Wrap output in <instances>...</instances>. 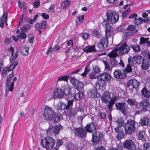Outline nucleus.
<instances>
[{"mask_svg": "<svg viewBox=\"0 0 150 150\" xmlns=\"http://www.w3.org/2000/svg\"><path fill=\"white\" fill-rule=\"evenodd\" d=\"M142 22H144V19L142 18H136L134 21V23L137 25L141 23Z\"/></svg>", "mask_w": 150, "mask_h": 150, "instance_id": "nucleus-48", "label": "nucleus"}, {"mask_svg": "<svg viewBox=\"0 0 150 150\" xmlns=\"http://www.w3.org/2000/svg\"><path fill=\"white\" fill-rule=\"evenodd\" d=\"M14 84V83L13 82H12L11 83L10 86H6V91L5 93V96H7V95L9 92V91H13Z\"/></svg>", "mask_w": 150, "mask_h": 150, "instance_id": "nucleus-29", "label": "nucleus"}, {"mask_svg": "<svg viewBox=\"0 0 150 150\" xmlns=\"http://www.w3.org/2000/svg\"><path fill=\"white\" fill-rule=\"evenodd\" d=\"M128 65L131 66H133L134 65V62L131 58H129L128 59Z\"/></svg>", "mask_w": 150, "mask_h": 150, "instance_id": "nucleus-63", "label": "nucleus"}, {"mask_svg": "<svg viewBox=\"0 0 150 150\" xmlns=\"http://www.w3.org/2000/svg\"><path fill=\"white\" fill-rule=\"evenodd\" d=\"M53 96L55 98H60L64 96L65 97L64 93H63V91L62 89V88L60 89L57 88L55 90Z\"/></svg>", "mask_w": 150, "mask_h": 150, "instance_id": "nucleus-17", "label": "nucleus"}, {"mask_svg": "<svg viewBox=\"0 0 150 150\" xmlns=\"http://www.w3.org/2000/svg\"><path fill=\"white\" fill-rule=\"evenodd\" d=\"M97 78L99 80L103 81H109L111 78V76L109 73H105L100 74L97 76Z\"/></svg>", "mask_w": 150, "mask_h": 150, "instance_id": "nucleus-14", "label": "nucleus"}, {"mask_svg": "<svg viewBox=\"0 0 150 150\" xmlns=\"http://www.w3.org/2000/svg\"><path fill=\"white\" fill-rule=\"evenodd\" d=\"M74 133L76 136L79 138L84 137L86 135L85 129L82 128H78L75 129Z\"/></svg>", "mask_w": 150, "mask_h": 150, "instance_id": "nucleus-10", "label": "nucleus"}, {"mask_svg": "<svg viewBox=\"0 0 150 150\" xmlns=\"http://www.w3.org/2000/svg\"><path fill=\"white\" fill-rule=\"evenodd\" d=\"M19 37L21 39H25L26 37V34L23 32H21L19 35Z\"/></svg>", "mask_w": 150, "mask_h": 150, "instance_id": "nucleus-59", "label": "nucleus"}, {"mask_svg": "<svg viewBox=\"0 0 150 150\" xmlns=\"http://www.w3.org/2000/svg\"><path fill=\"white\" fill-rule=\"evenodd\" d=\"M87 66H86L84 72L81 74V75L83 76H85L87 74V73L89 71V70L87 68Z\"/></svg>", "mask_w": 150, "mask_h": 150, "instance_id": "nucleus-62", "label": "nucleus"}, {"mask_svg": "<svg viewBox=\"0 0 150 150\" xmlns=\"http://www.w3.org/2000/svg\"><path fill=\"white\" fill-rule=\"evenodd\" d=\"M108 40L107 38L105 37L102 38L100 42L104 45L105 47H107L108 44Z\"/></svg>", "mask_w": 150, "mask_h": 150, "instance_id": "nucleus-37", "label": "nucleus"}, {"mask_svg": "<svg viewBox=\"0 0 150 150\" xmlns=\"http://www.w3.org/2000/svg\"><path fill=\"white\" fill-rule=\"evenodd\" d=\"M139 85V82L136 79H130L127 83V86L132 93L135 94L136 93L137 88Z\"/></svg>", "mask_w": 150, "mask_h": 150, "instance_id": "nucleus-4", "label": "nucleus"}, {"mask_svg": "<svg viewBox=\"0 0 150 150\" xmlns=\"http://www.w3.org/2000/svg\"><path fill=\"white\" fill-rule=\"evenodd\" d=\"M133 57L134 60L137 64H141L144 60V58L140 55H135Z\"/></svg>", "mask_w": 150, "mask_h": 150, "instance_id": "nucleus-25", "label": "nucleus"}, {"mask_svg": "<svg viewBox=\"0 0 150 150\" xmlns=\"http://www.w3.org/2000/svg\"><path fill=\"white\" fill-rule=\"evenodd\" d=\"M18 63V62L17 61H16L13 62L12 64L8 67L9 71H10L13 69L17 65Z\"/></svg>", "mask_w": 150, "mask_h": 150, "instance_id": "nucleus-43", "label": "nucleus"}, {"mask_svg": "<svg viewBox=\"0 0 150 150\" xmlns=\"http://www.w3.org/2000/svg\"><path fill=\"white\" fill-rule=\"evenodd\" d=\"M81 36L83 39H86L90 37V35L88 33H84L82 34Z\"/></svg>", "mask_w": 150, "mask_h": 150, "instance_id": "nucleus-55", "label": "nucleus"}, {"mask_svg": "<svg viewBox=\"0 0 150 150\" xmlns=\"http://www.w3.org/2000/svg\"><path fill=\"white\" fill-rule=\"evenodd\" d=\"M123 146L129 150H135L136 146L132 140L127 139L125 140L123 143Z\"/></svg>", "mask_w": 150, "mask_h": 150, "instance_id": "nucleus-8", "label": "nucleus"}, {"mask_svg": "<svg viewBox=\"0 0 150 150\" xmlns=\"http://www.w3.org/2000/svg\"><path fill=\"white\" fill-rule=\"evenodd\" d=\"M131 11L130 8H129L127 10L123 12L122 13V17L123 18H125L127 15Z\"/></svg>", "mask_w": 150, "mask_h": 150, "instance_id": "nucleus-50", "label": "nucleus"}, {"mask_svg": "<svg viewBox=\"0 0 150 150\" xmlns=\"http://www.w3.org/2000/svg\"><path fill=\"white\" fill-rule=\"evenodd\" d=\"M44 120L47 121H51L55 123L59 120V117L54 110L51 107L47 106L45 109L43 115Z\"/></svg>", "mask_w": 150, "mask_h": 150, "instance_id": "nucleus-1", "label": "nucleus"}, {"mask_svg": "<svg viewBox=\"0 0 150 150\" xmlns=\"http://www.w3.org/2000/svg\"><path fill=\"white\" fill-rule=\"evenodd\" d=\"M55 108L57 110H61L62 109H68V106L67 105L63 102H59L55 105Z\"/></svg>", "mask_w": 150, "mask_h": 150, "instance_id": "nucleus-20", "label": "nucleus"}, {"mask_svg": "<svg viewBox=\"0 0 150 150\" xmlns=\"http://www.w3.org/2000/svg\"><path fill=\"white\" fill-rule=\"evenodd\" d=\"M149 106V103L146 99L143 100L140 104L139 108L142 109L146 110Z\"/></svg>", "mask_w": 150, "mask_h": 150, "instance_id": "nucleus-22", "label": "nucleus"}, {"mask_svg": "<svg viewBox=\"0 0 150 150\" xmlns=\"http://www.w3.org/2000/svg\"><path fill=\"white\" fill-rule=\"evenodd\" d=\"M88 95L91 98H96L97 96L96 88H94L91 89L88 93Z\"/></svg>", "mask_w": 150, "mask_h": 150, "instance_id": "nucleus-27", "label": "nucleus"}, {"mask_svg": "<svg viewBox=\"0 0 150 150\" xmlns=\"http://www.w3.org/2000/svg\"><path fill=\"white\" fill-rule=\"evenodd\" d=\"M139 123L142 125H147L149 123V119L146 117H142Z\"/></svg>", "mask_w": 150, "mask_h": 150, "instance_id": "nucleus-31", "label": "nucleus"}, {"mask_svg": "<svg viewBox=\"0 0 150 150\" xmlns=\"http://www.w3.org/2000/svg\"><path fill=\"white\" fill-rule=\"evenodd\" d=\"M110 62L111 67H112L116 66L117 64V63L115 59H111Z\"/></svg>", "mask_w": 150, "mask_h": 150, "instance_id": "nucleus-46", "label": "nucleus"}, {"mask_svg": "<svg viewBox=\"0 0 150 150\" xmlns=\"http://www.w3.org/2000/svg\"><path fill=\"white\" fill-rule=\"evenodd\" d=\"M118 53H119V51L118 47H117L108 53V56L111 59H114L118 55Z\"/></svg>", "mask_w": 150, "mask_h": 150, "instance_id": "nucleus-23", "label": "nucleus"}, {"mask_svg": "<svg viewBox=\"0 0 150 150\" xmlns=\"http://www.w3.org/2000/svg\"><path fill=\"white\" fill-rule=\"evenodd\" d=\"M69 77L67 76H62L59 77L57 80V82L59 81H67Z\"/></svg>", "mask_w": 150, "mask_h": 150, "instance_id": "nucleus-44", "label": "nucleus"}, {"mask_svg": "<svg viewBox=\"0 0 150 150\" xmlns=\"http://www.w3.org/2000/svg\"><path fill=\"white\" fill-rule=\"evenodd\" d=\"M141 92L143 95L146 98H149L150 97V91L144 87L141 90Z\"/></svg>", "mask_w": 150, "mask_h": 150, "instance_id": "nucleus-30", "label": "nucleus"}, {"mask_svg": "<svg viewBox=\"0 0 150 150\" xmlns=\"http://www.w3.org/2000/svg\"><path fill=\"white\" fill-rule=\"evenodd\" d=\"M149 39V38H145L143 37H141L140 39L139 44L142 45L147 43Z\"/></svg>", "mask_w": 150, "mask_h": 150, "instance_id": "nucleus-47", "label": "nucleus"}, {"mask_svg": "<svg viewBox=\"0 0 150 150\" xmlns=\"http://www.w3.org/2000/svg\"><path fill=\"white\" fill-rule=\"evenodd\" d=\"M123 137V135L122 132H119L117 133V136L116 137L117 138L118 140H120L121 139H122Z\"/></svg>", "mask_w": 150, "mask_h": 150, "instance_id": "nucleus-57", "label": "nucleus"}, {"mask_svg": "<svg viewBox=\"0 0 150 150\" xmlns=\"http://www.w3.org/2000/svg\"><path fill=\"white\" fill-rule=\"evenodd\" d=\"M126 74L124 71L120 69L116 70L114 73V77L117 79H122L125 78Z\"/></svg>", "mask_w": 150, "mask_h": 150, "instance_id": "nucleus-11", "label": "nucleus"}, {"mask_svg": "<svg viewBox=\"0 0 150 150\" xmlns=\"http://www.w3.org/2000/svg\"><path fill=\"white\" fill-rule=\"evenodd\" d=\"M70 80L71 83L75 86L77 83H78V80L74 77H71L70 79Z\"/></svg>", "mask_w": 150, "mask_h": 150, "instance_id": "nucleus-51", "label": "nucleus"}, {"mask_svg": "<svg viewBox=\"0 0 150 150\" xmlns=\"http://www.w3.org/2000/svg\"><path fill=\"white\" fill-rule=\"evenodd\" d=\"M137 14L136 13H134L133 14H131L129 17V19L135 20L137 18Z\"/></svg>", "mask_w": 150, "mask_h": 150, "instance_id": "nucleus-56", "label": "nucleus"}, {"mask_svg": "<svg viewBox=\"0 0 150 150\" xmlns=\"http://www.w3.org/2000/svg\"><path fill=\"white\" fill-rule=\"evenodd\" d=\"M62 88L63 91L65 96H72V94H70V92L71 90V88L70 86L68 85H66L63 86L62 87Z\"/></svg>", "mask_w": 150, "mask_h": 150, "instance_id": "nucleus-19", "label": "nucleus"}, {"mask_svg": "<svg viewBox=\"0 0 150 150\" xmlns=\"http://www.w3.org/2000/svg\"><path fill=\"white\" fill-rule=\"evenodd\" d=\"M142 68L144 70H147L149 67V64L148 61L144 60L142 62Z\"/></svg>", "mask_w": 150, "mask_h": 150, "instance_id": "nucleus-33", "label": "nucleus"}, {"mask_svg": "<svg viewBox=\"0 0 150 150\" xmlns=\"http://www.w3.org/2000/svg\"><path fill=\"white\" fill-rule=\"evenodd\" d=\"M93 71L96 73H99L100 72V69L97 66H95L93 69Z\"/></svg>", "mask_w": 150, "mask_h": 150, "instance_id": "nucleus-61", "label": "nucleus"}, {"mask_svg": "<svg viewBox=\"0 0 150 150\" xmlns=\"http://www.w3.org/2000/svg\"><path fill=\"white\" fill-rule=\"evenodd\" d=\"M93 35L96 38H99L100 35L99 33L97 30H94L92 32Z\"/></svg>", "mask_w": 150, "mask_h": 150, "instance_id": "nucleus-54", "label": "nucleus"}, {"mask_svg": "<svg viewBox=\"0 0 150 150\" xmlns=\"http://www.w3.org/2000/svg\"><path fill=\"white\" fill-rule=\"evenodd\" d=\"M61 127L58 125L53 126L50 124L48 129L46 130L47 134V135H52L53 134L56 135L59 133Z\"/></svg>", "mask_w": 150, "mask_h": 150, "instance_id": "nucleus-5", "label": "nucleus"}, {"mask_svg": "<svg viewBox=\"0 0 150 150\" xmlns=\"http://www.w3.org/2000/svg\"><path fill=\"white\" fill-rule=\"evenodd\" d=\"M103 137V134L100 132H96L93 133L92 141L93 143H96L101 140Z\"/></svg>", "mask_w": 150, "mask_h": 150, "instance_id": "nucleus-12", "label": "nucleus"}, {"mask_svg": "<svg viewBox=\"0 0 150 150\" xmlns=\"http://www.w3.org/2000/svg\"><path fill=\"white\" fill-rule=\"evenodd\" d=\"M102 25L105 26V36L106 38L113 37L114 35L113 28L111 27L110 24H108L107 22L104 21L102 23Z\"/></svg>", "mask_w": 150, "mask_h": 150, "instance_id": "nucleus-6", "label": "nucleus"}, {"mask_svg": "<svg viewBox=\"0 0 150 150\" xmlns=\"http://www.w3.org/2000/svg\"><path fill=\"white\" fill-rule=\"evenodd\" d=\"M63 142L62 140L58 139L57 142V147H59L63 144Z\"/></svg>", "mask_w": 150, "mask_h": 150, "instance_id": "nucleus-64", "label": "nucleus"}, {"mask_svg": "<svg viewBox=\"0 0 150 150\" xmlns=\"http://www.w3.org/2000/svg\"><path fill=\"white\" fill-rule=\"evenodd\" d=\"M67 115L70 117H73L76 114L78 111H81L82 109L81 108H71L70 109H67Z\"/></svg>", "mask_w": 150, "mask_h": 150, "instance_id": "nucleus-18", "label": "nucleus"}, {"mask_svg": "<svg viewBox=\"0 0 150 150\" xmlns=\"http://www.w3.org/2000/svg\"><path fill=\"white\" fill-rule=\"evenodd\" d=\"M113 96H114L113 93H110L109 92H105L102 96V101L104 103H107L109 102V100H110Z\"/></svg>", "mask_w": 150, "mask_h": 150, "instance_id": "nucleus-9", "label": "nucleus"}, {"mask_svg": "<svg viewBox=\"0 0 150 150\" xmlns=\"http://www.w3.org/2000/svg\"><path fill=\"white\" fill-rule=\"evenodd\" d=\"M103 62L105 66V70L107 71H111L112 69V67H111V65H110L109 63L106 61H103Z\"/></svg>", "mask_w": 150, "mask_h": 150, "instance_id": "nucleus-34", "label": "nucleus"}, {"mask_svg": "<svg viewBox=\"0 0 150 150\" xmlns=\"http://www.w3.org/2000/svg\"><path fill=\"white\" fill-rule=\"evenodd\" d=\"M71 94L73 95L72 96H74V98L76 100H80L83 96V93L82 92L77 90L76 91L75 88L72 89Z\"/></svg>", "mask_w": 150, "mask_h": 150, "instance_id": "nucleus-13", "label": "nucleus"}, {"mask_svg": "<svg viewBox=\"0 0 150 150\" xmlns=\"http://www.w3.org/2000/svg\"><path fill=\"white\" fill-rule=\"evenodd\" d=\"M83 86V83L79 81L78 83H77L75 85V86L77 90L79 91L82 90Z\"/></svg>", "mask_w": 150, "mask_h": 150, "instance_id": "nucleus-39", "label": "nucleus"}, {"mask_svg": "<svg viewBox=\"0 0 150 150\" xmlns=\"http://www.w3.org/2000/svg\"><path fill=\"white\" fill-rule=\"evenodd\" d=\"M135 122L131 120H128L125 125V132L127 134L131 135L135 129Z\"/></svg>", "mask_w": 150, "mask_h": 150, "instance_id": "nucleus-3", "label": "nucleus"}, {"mask_svg": "<svg viewBox=\"0 0 150 150\" xmlns=\"http://www.w3.org/2000/svg\"><path fill=\"white\" fill-rule=\"evenodd\" d=\"M120 45V47H117L119 54L122 55L127 54L130 51V47L126 42L121 43Z\"/></svg>", "mask_w": 150, "mask_h": 150, "instance_id": "nucleus-7", "label": "nucleus"}, {"mask_svg": "<svg viewBox=\"0 0 150 150\" xmlns=\"http://www.w3.org/2000/svg\"><path fill=\"white\" fill-rule=\"evenodd\" d=\"M130 47L135 52H138L140 51V47L139 45H131Z\"/></svg>", "mask_w": 150, "mask_h": 150, "instance_id": "nucleus-36", "label": "nucleus"}, {"mask_svg": "<svg viewBox=\"0 0 150 150\" xmlns=\"http://www.w3.org/2000/svg\"><path fill=\"white\" fill-rule=\"evenodd\" d=\"M145 134V133L144 131H138L137 133V136L139 139V140L143 139Z\"/></svg>", "mask_w": 150, "mask_h": 150, "instance_id": "nucleus-40", "label": "nucleus"}, {"mask_svg": "<svg viewBox=\"0 0 150 150\" xmlns=\"http://www.w3.org/2000/svg\"><path fill=\"white\" fill-rule=\"evenodd\" d=\"M7 71L9 72L8 67H4L2 70V75L4 77H6V73Z\"/></svg>", "mask_w": 150, "mask_h": 150, "instance_id": "nucleus-49", "label": "nucleus"}, {"mask_svg": "<svg viewBox=\"0 0 150 150\" xmlns=\"http://www.w3.org/2000/svg\"><path fill=\"white\" fill-rule=\"evenodd\" d=\"M116 99V97L115 96H113L112 97V98L109 101L107 106L109 110L108 112V113H110L112 110L111 108L113 106L114 103Z\"/></svg>", "mask_w": 150, "mask_h": 150, "instance_id": "nucleus-24", "label": "nucleus"}, {"mask_svg": "<svg viewBox=\"0 0 150 150\" xmlns=\"http://www.w3.org/2000/svg\"><path fill=\"white\" fill-rule=\"evenodd\" d=\"M47 139L48 148H52L54 145L55 141L50 137H47Z\"/></svg>", "mask_w": 150, "mask_h": 150, "instance_id": "nucleus-26", "label": "nucleus"}, {"mask_svg": "<svg viewBox=\"0 0 150 150\" xmlns=\"http://www.w3.org/2000/svg\"><path fill=\"white\" fill-rule=\"evenodd\" d=\"M143 149L144 150H150V143H146L143 145Z\"/></svg>", "mask_w": 150, "mask_h": 150, "instance_id": "nucleus-52", "label": "nucleus"}, {"mask_svg": "<svg viewBox=\"0 0 150 150\" xmlns=\"http://www.w3.org/2000/svg\"><path fill=\"white\" fill-rule=\"evenodd\" d=\"M69 5V2L67 1L62 2L61 4V8L62 9L67 8Z\"/></svg>", "mask_w": 150, "mask_h": 150, "instance_id": "nucleus-41", "label": "nucleus"}, {"mask_svg": "<svg viewBox=\"0 0 150 150\" xmlns=\"http://www.w3.org/2000/svg\"><path fill=\"white\" fill-rule=\"evenodd\" d=\"M41 144L43 147L45 148L46 149H49L47 143V137L42 139L41 142Z\"/></svg>", "mask_w": 150, "mask_h": 150, "instance_id": "nucleus-32", "label": "nucleus"}, {"mask_svg": "<svg viewBox=\"0 0 150 150\" xmlns=\"http://www.w3.org/2000/svg\"><path fill=\"white\" fill-rule=\"evenodd\" d=\"M115 105L117 110L121 111L123 113L125 112L127 110V105L124 103H116Z\"/></svg>", "mask_w": 150, "mask_h": 150, "instance_id": "nucleus-16", "label": "nucleus"}, {"mask_svg": "<svg viewBox=\"0 0 150 150\" xmlns=\"http://www.w3.org/2000/svg\"><path fill=\"white\" fill-rule=\"evenodd\" d=\"M106 15L107 19H104L103 22L105 21L107 22L108 24H113L117 22L119 19L118 14L112 11L108 10Z\"/></svg>", "mask_w": 150, "mask_h": 150, "instance_id": "nucleus-2", "label": "nucleus"}, {"mask_svg": "<svg viewBox=\"0 0 150 150\" xmlns=\"http://www.w3.org/2000/svg\"><path fill=\"white\" fill-rule=\"evenodd\" d=\"M13 77V75L12 74H9L7 76L6 82V86H9L10 81Z\"/></svg>", "mask_w": 150, "mask_h": 150, "instance_id": "nucleus-42", "label": "nucleus"}, {"mask_svg": "<svg viewBox=\"0 0 150 150\" xmlns=\"http://www.w3.org/2000/svg\"><path fill=\"white\" fill-rule=\"evenodd\" d=\"M84 52H92L96 51L97 50L95 48V45L93 46H87L83 49Z\"/></svg>", "mask_w": 150, "mask_h": 150, "instance_id": "nucleus-28", "label": "nucleus"}, {"mask_svg": "<svg viewBox=\"0 0 150 150\" xmlns=\"http://www.w3.org/2000/svg\"><path fill=\"white\" fill-rule=\"evenodd\" d=\"M127 29L129 31H132V33H136L138 30L135 29V25H129L127 27Z\"/></svg>", "mask_w": 150, "mask_h": 150, "instance_id": "nucleus-35", "label": "nucleus"}, {"mask_svg": "<svg viewBox=\"0 0 150 150\" xmlns=\"http://www.w3.org/2000/svg\"><path fill=\"white\" fill-rule=\"evenodd\" d=\"M125 71L127 73L132 72V68L131 66L127 65L125 69Z\"/></svg>", "mask_w": 150, "mask_h": 150, "instance_id": "nucleus-60", "label": "nucleus"}, {"mask_svg": "<svg viewBox=\"0 0 150 150\" xmlns=\"http://www.w3.org/2000/svg\"><path fill=\"white\" fill-rule=\"evenodd\" d=\"M116 122L118 126L119 127L121 126L124 124L123 119L121 117L118 118L117 120L116 121Z\"/></svg>", "mask_w": 150, "mask_h": 150, "instance_id": "nucleus-45", "label": "nucleus"}, {"mask_svg": "<svg viewBox=\"0 0 150 150\" xmlns=\"http://www.w3.org/2000/svg\"><path fill=\"white\" fill-rule=\"evenodd\" d=\"M127 101L132 106H133L134 105V99H129Z\"/></svg>", "mask_w": 150, "mask_h": 150, "instance_id": "nucleus-58", "label": "nucleus"}, {"mask_svg": "<svg viewBox=\"0 0 150 150\" xmlns=\"http://www.w3.org/2000/svg\"><path fill=\"white\" fill-rule=\"evenodd\" d=\"M7 13L4 12L1 18L0 19V27L2 28L4 27V24L7 25Z\"/></svg>", "mask_w": 150, "mask_h": 150, "instance_id": "nucleus-15", "label": "nucleus"}, {"mask_svg": "<svg viewBox=\"0 0 150 150\" xmlns=\"http://www.w3.org/2000/svg\"><path fill=\"white\" fill-rule=\"evenodd\" d=\"M97 46L98 47V50H102L105 47L104 46V45L101 43L100 42L99 43L97 44Z\"/></svg>", "mask_w": 150, "mask_h": 150, "instance_id": "nucleus-53", "label": "nucleus"}, {"mask_svg": "<svg viewBox=\"0 0 150 150\" xmlns=\"http://www.w3.org/2000/svg\"><path fill=\"white\" fill-rule=\"evenodd\" d=\"M29 49V47H24L22 48L21 53L24 55H27L28 54V50Z\"/></svg>", "mask_w": 150, "mask_h": 150, "instance_id": "nucleus-38", "label": "nucleus"}, {"mask_svg": "<svg viewBox=\"0 0 150 150\" xmlns=\"http://www.w3.org/2000/svg\"><path fill=\"white\" fill-rule=\"evenodd\" d=\"M85 129L87 132L91 133L95 130L96 127L93 123H91L86 126Z\"/></svg>", "mask_w": 150, "mask_h": 150, "instance_id": "nucleus-21", "label": "nucleus"}]
</instances>
